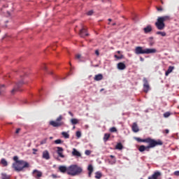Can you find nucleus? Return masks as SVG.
<instances>
[{
  "label": "nucleus",
  "instance_id": "1",
  "mask_svg": "<svg viewBox=\"0 0 179 179\" xmlns=\"http://www.w3.org/2000/svg\"><path fill=\"white\" fill-rule=\"evenodd\" d=\"M135 140L138 142H143L148 143V145H141L138 147V151L141 152H143L144 151L149 152V150L150 148H154L157 146H161L163 145V141H162L160 139H158L157 141H155V139H152L151 138H146L145 139H141V138L136 137Z\"/></svg>",
  "mask_w": 179,
  "mask_h": 179
},
{
  "label": "nucleus",
  "instance_id": "2",
  "mask_svg": "<svg viewBox=\"0 0 179 179\" xmlns=\"http://www.w3.org/2000/svg\"><path fill=\"white\" fill-rule=\"evenodd\" d=\"M171 20V17L169 15H164L162 17H158L157 20V22H155V27L159 31H163L164 28L166 27V24H164V22H168Z\"/></svg>",
  "mask_w": 179,
  "mask_h": 179
},
{
  "label": "nucleus",
  "instance_id": "3",
  "mask_svg": "<svg viewBox=\"0 0 179 179\" xmlns=\"http://www.w3.org/2000/svg\"><path fill=\"white\" fill-rule=\"evenodd\" d=\"M83 172V169L80 166H78V165H70V166H68V171H67V175L75 177L76 176L80 175Z\"/></svg>",
  "mask_w": 179,
  "mask_h": 179
},
{
  "label": "nucleus",
  "instance_id": "4",
  "mask_svg": "<svg viewBox=\"0 0 179 179\" xmlns=\"http://www.w3.org/2000/svg\"><path fill=\"white\" fill-rule=\"evenodd\" d=\"M13 168L17 172H21L25 168H29V164L24 160H20V162L13 164Z\"/></svg>",
  "mask_w": 179,
  "mask_h": 179
},
{
  "label": "nucleus",
  "instance_id": "5",
  "mask_svg": "<svg viewBox=\"0 0 179 179\" xmlns=\"http://www.w3.org/2000/svg\"><path fill=\"white\" fill-rule=\"evenodd\" d=\"M63 120V115H59V117H57L56 121L52 120L50 122V125L52 126V127H62L65 125V122H64Z\"/></svg>",
  "mask_w": 179,
  "mask_h": 179
},
{
  "label": "nucleus",
  "instance_id": "6",
  "mask_svg": "<svg viewBox=\"0 0 179 179\" xmlns=\"http://www.w3.org/2000/svg\"><path fill=\"white\" fill-rule=\"evenodd\" d=\"M24 82L23 80L19 81V83H17L15 84V87H13V90H11V94H15V92H20L21 90H20L22 86H23Z\"/></svg>",
  "mask_w": 179,
  "mask_h": 179
},
{
  "label": "nucleus",
  "instance_id": "7",
  "mask_svg": "<svg viewBox=\"0 0 179 179\" xmlns=\"http://www.w3.org/2000/svg\"><path fill=\"white\" fill-rule=\"evenodd\" d=\"M143 83H144L143 85V90L145 93H148L149 90L150 89V87L149 86V84H148V78H143Z\"/></svg>",
  "mask_w": 179,
  "mask_h": 179
},
{
  "label": "nucleus",
  "instance_id": "8",
  "mask_svg": "<svg viewBox=\"0 0 179 179\" xmlns=\"http://www.w3.org/2000/svg\"><path fill=\"white\" fill-rule=\"evenodd\" d=\"M32 176L35 178V179H40L43 177V172L39 170L34 169L32 172Z\"/></svg>",
  "mask_w": 179,
  "mask_h": 179
},
{
  "label": "nucleus",
  "instance_id": "9",
  "mask_svg": "<svg viewBox=\"0 0 179 179\" xmlns=\"http://www.w3.org/2000/svg\"><path fill=\"white\" fill-rule=\"evenodd\" d=\"M135 54L136 55H145V49L143 48L138 46L135 48Z\"/></svg>",
  "mask_w": 179,
  "mask_h": 179
},
{
  "label": "nucleus",
  "instance_id": "10",
  "mask_svg": "<svg viewBox=\"0 0 179 179\" xmlns=\"http://www.w3.org/2000/svg\"><path fill=\"white\" fill-rule=\"evenodd\" d=\"M57 155L61 157V158H64L65 157V156H64V154H63V148L62 147H57Z\"/></svg>",
  "mask_w": 179,
  "mask_h": 179
},
{
  "label": "nucleus",
  "instance_id": "11",
  "mask_svg": "<svg viewBox=\"0 0 179 179\" xmlns=\"http://www.w3.org/2000/svg\"><path fill=\"white\" fill-rule=\"evenodd\" d=\"M79 36H80L81 38H85V36H89V34L87 33V29L83 28L79 32Z\"/></svg>",
  "mask_w": 179,
  "mask_h": 179
},
{
  "label": "nucleus",
  "instance_id": "12",
  "mask_svg": "<svg viewBox=\"0 0 179 179\" xmlns=\"http://www.w3.org/2000/svg\"><path fill=\"white\" fill-rule=\"evenodd\" d=\"M59 171L62 173H68V167L65 166H59Z\"/></svg>",
  "mask_w": 179,
  "mask_h": 179
},
{
  "label": "nucleus",
  "instance_id": "13",
  "mask_svg": "<svg viewBox=\"0 0 179 179\" xmlns=\"http://www.w3.org/2000/svg\"><path fill=\"white\" fill-rule=\"evenodd\" d=\"M42 158L45 159L46 160H48L50 159V153L48 150H44L43 152H42Z\"/></svg>",
  "mask_w": 179,
  "mask_h": 179
},
{
  "label": "nucleus",
  "instance_id": "14",
  "mask_svg": "<svg viewBox=\"0 0 179 179\" xmlns=\"http://www.w3.org/2000/svg\"><path fill=\"white\" fill-rule=\"evenodd\" d=\"M157 49H145V55L157 53Z\"/></svg>",
  "mask_w": 179,
  "mask_h": 179
},
{
  "label": "nucleus",
  "instance_id": "15",
  "mask_svg": "<svg viewBox=\"0 0 179 179\" xmlns=\"http://www.w3.org/2000/svg\"><path fill=\"white\" fill-rule=\"evenodd\" d=\"M131 131L135 133L139 132V127H138L137 123H133V126H131Z\"/></svg>",
  "mask_w": 179,
  "mask_h": 179
},
{
  "label": "nucleus",
  "instance_id": "16",
  "mask_svg": "<svg viewBox=\"0 0 179 179\" xmlns=\"http://www.w3.org/2000/svg\"><path fill=\"white\" fill-rule=\"evenodd\" d=\"M72 155L77 157H82V154L78 151L76 148H73Z\"/></svg>",
  "mask_w": 179,
  "mask_h": 179
},
{
  "label": "nucleus",
  "instance_id": "17",
  "mask_svg": "<svg viewBox=\"0 0 179 179\" xmlns=\"http://www.w3.org/2000/svg\"><path fill=\"white\" fill-rule=\"evenodd\" d=\"M87 171H88V177L91 178L92 173H93V171H94L93 166L92 165H88Z\"/></svg>",
  "mask_w": 179,
  "mask_h": 179
},
{
  "label": "nucleus",
  "instance_id": "18",
  "mask_svg": "<svg viewBox=\"0 0 179 179\" xmlns=\"http://www.w3.org/2000/svg\"><path fill=\"white\" fill-rule=\"evenodd\" d=\"M117 69L120 71L124 70L126 69V64L122 62H120L117 64Z\"/></svg>",
  "mask_w": 179,
  "mask_h": 179
},
{
  "label": "nucleus",
  "instance_id": "19",
  "mask_svg": "<svg viewBox=\"0 0 179 179\" xmlns=\"http://www.w3.org/2000/svg\"><path fill=\"white\" fill-rule=\"evenodd\" d=\"M94 81H101L103 80V75L98 74V75L94 76Z\"/></svg>",
  "mask_w": 179,
  "mask_h": 179
},
{
  "label": "nucleus",
  "instance_id": "20",
  "mask_svg": "<svg viewBox=\"0 0 179 179\" xmlns=\"http://www.w3.org/2000/svg\"><path fill=\"white\" fill-rule=\"evenodd\" d=\"M143 31L145 34H149L150 32H151V31H152V28L151 27V25H148L143 29Z\"/></svg>",
  "mask_w": 179,
  "mask_h": 179
},
{
  "label": "nucleus",
  "instance_id": "21",
  "mask_svg": "<svg viewBox=\"0 0 179 179\" xmlns=\"http://www.w3.org/2000/svg\"><path fill=\"white\" fill-rule=\"evenodd\" d=\"M173 70H174V66H169L168 70L166 71V76H168L171 73H172Z\"/></svg>",
  "mask_w": 179,
  "mask_h": 179
},
{
  "label": "nucleus",
  "instance_id": "22",
  "mask_svg": "<svg viewBox=\"0 0 179 179\" xmlns=\"http://www.w3.org/2000/svg\"><path fill=\"white\" fill-rule=\"evenodd\" d=\"M159 176H161V173L157 171L153 173L151 179H157Z\"/></svg>",
  "mask_w": 179,
  "mask_h": 179
},
{
  "label": "nucleus",
  "instance_id": "23",
  "mask_svg": "<svg viewBox=\"0 0 179 179\" xmlns=\"http://www.w3.org/2000/svg\"><path fill=\"white\" fill-rule=\"evenodd\" d=\"M109 138H110V134H103V142H107L108 141Z\"/></svg>",
  "mask_w": 179,
  "mask_h": 179
},
{
  "label": "nucleus",
  "instance_id": "24",
  "mask_svg": "<svg viewBox=\"0 0 179 179\" xmlns=\"http://www.w3.org/2000/svg\"><path fill=\"white\" fill-rule=\"evenodd\" d=\"M5 91H6V85H0V96H1Z\"/></svg>",
  "mask_w": 179,
  "mask_h": 179
},
{
  "label": "nucleus",
  "instance_id": "25",
  "mask_svg": "<svg viewBox=\"0 0 179 179\" xmlns=\"http://www.w3.org/2000/svg\"><path fill=\"white\" fill-rule=\"evenodd\" d=\"M94 178L96 179H101L102 178V173L100 171H97L95 173Z\"/></svg>",
  "mask_w": 179,
  "mask_h": 179
},
{
  "label": "nucleus",
  "instance_id": "26",
  "mask_svg": "<svg viewBox=\"0 0 179 179\" xmlns=\"http://www.w3.org/2000/svg\"><path fill=\"white\" fill-rule=\"evenodd\" d=\"M122 148H124V147L122 146V144L121 143H118L115 145V149H116V150H122Z\"/></svg>",
  "mask_w": 179,
  "mask_h": 179
},
{
  "label": "nucleus",
  "instance_id": "27",
  "mask_svg": "<svg viewBox=\"0 0 179 179\" xmlns=\"http://www.w3.org/2000/svg\"><path fill=\"white\" fill-rule=\"evenodd\" d=\"M75 59H76L77 60H78L79 62H82L83 60V57L81 55H76L75 56Z\"/></svg>",
  "mask_w": 179,
  "mask_h": 179
},
{
  "label": "nucleus",
  "instance_id": "28",
  "mask_svg": "<svg viewBox=\"0 0 179 179\" xmlns=\"http://www.w3.org/2000/svg\"><path fill=\"white\" fill-rule=\"evenodd\" d=\"M1 163L3 165V166L4 167L8 166V162L6 160V159H1Z\"/></svg>",
  "mask_w": 179,
  "mask_h": 179
},
{
  "label": "nucleus",
  "instance_id": "29",
  "mask_svg": "<svg viewBox=\"0 0 179 179\" xmlns=\"http://www.w3.org/2000/svg\"><path fill=\"white\" fill-rule=\"evenodd\" d=\"M1 179H10V176L9 175H6V173H2Z\"/></svg>",
  "mask_w": 179,
  "mask_h": 179
},
{
  "label": "nucleus",
  "instance_id": "30",
  "mask_svg": "<svg viewBox=\"0 0 179 179\" xmlns=\"http://www.w3.org/2000/svg\"><path fill=\"white\" fill-rule=\"evenodd\" d=\"M71 124H72L73 125H76V124H78V119H71Z\"/></svg>",
  "mask_w": 179,
  "mask_h": 179
},
{
  "label": "nucleus",
  "instance_id": "31",
  "mask_svg": "<svg viewBox=\"0 0 179 179\" xmlns=\"http://www.w3.org/2000/svg\"><path fill=\"white\" fill-rule=\"evenodd\" d=\"M157 35H160L164 37L166 36V34L164 31H157Z\"/></svg>",
  "mask_w": 179,
  "mask_h": 179
},
{
  "label": "nucleus",
  "instance_id": "32",
  "mask_svg": "<svg viewBox=\"0 0 179 179\" xmlns=\"http://www.w3.org/2000/svg\"><path fill=\"white\" fill-rule=\"evenodd\" d=\"M62 136L66 139L69 138V134H68L67 132H62Z\"/></svg>",
  "mask_w": 179,
  "mask_h": 179
},
{
  "label": "nucleus",
  "instance_id": "33",
  "mask_svg": "<svg viewBox=\"0 0 179 179\" xmlns=\"http://www.w3.org/2000/svg\"><path fill=\"white\" fill-rule=\"evenodd\" d=\"M171 115V113L170 112H166L164 113V118H168L169 117H170Z\"/></svg>",
  "mask_w": 179,
  "mask_h": 179
},
{
  "label": "nucleus",
  "instance_id": "34",
  "mask_svg": "<svg viewBox=\"0 0 179 179\" xmlns=\"http://www.w3.org/2000/svg\"><path fill=\"white\" fill-rule=\"evenodd\" d=\"M54 143H56L57 145H58V144L62 143L63 141L61 139H57L56 141H54Z\"/></svg>",
  "mask_w": 179,
  "mask_h": 179
},
{
  "label": "nucleus",
  "instance_id": "35",
  "mask_svg": "<svg viewBox=\"0 0 179 179\" xmlns=\"http://www.w3.org/2000/svg\"><path fill=\"white\" fill-rule=\"evenodd\" d=\"M117 130L116 129L115 127H111V128H110V132L114 133V132H117Z\"/></svg>",
  "mask_w": 179,
  "mask_h": 179
},
{
  "label": "nucleus",
  "instance_id": "36",
  "mask_svg": "<svg viewBox=\"0 0 179 179\" xmlns=\"http://www.w3.org/2000/svg\"><path fill=\"white\" fill-rule=\"evenodd\" d=\"M156 8H157V10L158 11V12H163L164 11V8H163V7H162V6H160V7H156Z\"/></svg>",
  "mask_w": 179,
  "mask_h": 179
},
{
  "label": "nucleus",
  "instance_id": "37",
  "mask_svg": "<svg viewBox=\"0 0 179 179\" xmlns=\"http://www.w3.org/2000/svg\"><path fill=\"white\" fill-rule=\"evenodd\" d=\"M114 57H115L116 59H123L124 58V55H120V56H117V55H114Z\"/></svg>",
  "mask_w": 179,
  "mask_h": 179
},
{
  "label": "nucleus",
  "instance_id": "38",
  "mask_svg": "<svg viewBox=\"0 0 179 179\" xmlns=\"http://www.w3.org/2000/svg\"><path fill=\"white\" fill-rule=\"evenodd\" d=\"M85 155L87 156H90L91 155V150H87L85 151Z\"/></svg>",
  "mask_w": 179,
  "mask_h": 179
},
{
  "label": "nucleus",
  "instance_id": "39",
  "mask_svg": "<svg viewBox=\"0 0 179 179\" xmlns=\"http://www.w3.org/2000/svg\"><path fill=\"white\" fill-rule=\"evenodd\" d=\"M76 137L78 138L82 137V133L80 131H77L76 132Z\"/></svg>",
  "mask_w": 179,
  "mask_h": 179
},
{
  "label": "nucleus",
  "instance_id": "40",
  "mask_svg": "<svg viewBox=\"0 0 179 179\" xmlns=\"http://www.w3.org/2000/svg\"><path fill=\"white\" fill-rule=\"evenodd\" d=\"M13 161H15V163H17L18 162H20L19 158L17 157V156L13 157Z\"/></svg>",
  "mask_w": 179,
  "mask_h": 179
},
{
  "label": "nucleus",
  "instance_id": "41",
  "mask_svg": "<svg viewBox=\"0 0 179 179\" xmlns=\"http://www.w3.org/2000/svg\"><path fill=\"white\" fill-rule=\"evenodd\" d=\"M93 10H90L87 13V16H92L93 15Z\"/></svg>",
  "mask_w": 179,
  "mask_h": 179
},
{
  "label": "nucleus",
  "instance_id": "42",
  "mask_svg": "<svg viewBox=\"0 0 179 179\" xmlns=\"http://www.w3.org/2000/svg\"><path fill=\"white\" fill-rule=\"evenodd\" d=\"M173 175L176 176H179V171H176L175 172H173Z\"/></svg>",
  "mask_w": 179,
  "mask_h": 179
},
{
  "label": "nucleus",
  "instance_id": "43",
  "mask_svg": "<svg viewBox=\"0 0 179 179\" xmlns=\"http://www.w3.org/2000/svg\"><path fill=\"white\" fill-rule=\"evenodd\" d=\"M32 150H33V155H36L37 149L33 148Z\"/></svg>",
  "mask_w": 179,
  "mask_h": 179
},
{
  "label": "nucleus",
  "instance_id": "44",
  "mask_svg": "<svg viewBox=\"0 0 179 179\" xmlns=\"http://www.w3.org/2000/svg\"><path fill=\"white\" fill-rule=\"evenodd\" d=\"M94 53L96 54V56H99V55H100L98 50H96L94 52Z\"/></svg>",
  "mask_w": 179,
  "mask_h": 179
},
{
  "label": "nucleus",
  "instance_id": "45",
  "mask_svg": "<svg viewBox=\"0 0 179 179\" xmlns=\"http://www.w3.org/2000/svg\"><path fill=\"white\" fill-rule=\"evenodd\" d=\"M20 131H21V129H17V130H15V134H19Z\"/></svg>",
  "mask_w": 179,
  "mask_h": 179
},
{
  "label": "nucleus",
  "instance_id": "46",
  "mask_svg": "<svg viewBox=\"0 0 179 179\" xmlns=\"http://www.w3.org/2000/svg\"><path fill=\"white\" fill-rule=\"evenodd\" d=\"M68 114H69L70 116L73 117V113H72L71 111L68 112Z\"/></svg>",
  "mask_w": 179,
  "mask_h": 179
},
{
  "label": "nucleus",
  "instance_id": "47",
  "mask_svg": "<svg viewBox=\"0 0 179 179\" xmlns=\"http://www.w3.org/2000/svg\"><path fill=\"white\" fill-rule=\"evenodd\" d=\"M164 133L168 134L169 133V131L168 129H166V130H164Z\"/></svg>",
  "mask_w": 179,
  "mask_h": 179
},
{
  "label": "nucleus",
  "instance_id": "48",
  "mask_svg": "<svg viewBox=\"0 0 179 179\" xmlns=\"http://www.w3.org/2000/svg\"><path fill=\"white\" fill-rule=\"evenodd\" d=\"M140 61H141V62H143V61H144V59L142 58V57H140Z\"/></svg>",
  "mask_w": 179,
  "mask_h": 179
},
{
  "label": "nucleus",
  "instance_id": "49",
  "mask_svg": "<svg viewBox=\"0 0 179 179\" xmlns=\"http://www.w3.org/2000/svg\"><path fill=\"white\" fill-rule=\"evenodd\" d=\"M52 177L53 178H57L56 175H52Z\"/></svg>",
  "mask_w": 179,
  "mask_h": 179
},
{
  "label": "nucleus",
  "instance_id": "50",
  "mask_svg": "<svg viewBox=\"0 0 179 179\" xmlns=\"http://www.w3.org/2000/svg\"><path fill=\"white\" fill-rule=\"evenodd\" d=\"M110 157H111L112 159L114 158V156L113 155H110Z\"/></svg>",
  "mask_w": 179,
  "mask_h": 179
},
{
  "label": "nucleus",
  "instance_id": "51",
  "mask_svg": "<svg viewBox=\"0 0 179 179\" xmlns=\"http://www.w3.org/2000/svg\"><path fill=\"white\" fill-rule=\"evenodd\" d=\"M160 2L162 3V4H164V1L162 0H160Z\"/></svg>",
  "mask_w": 179,
  "mask_h": 179
},
{
  "label": "nucleus",
  "instance_id": "52",
  "mask_svg": "<svg viewBox=\"0 0 179 179\" xmlns=\"http://www.w3.org/2000/svg\"><path fill=\"white\" fill-rule=\"evenodd\" d=\"M116 162L115 159H113V164H115Z\"/></svg>",
  "mask_w": 179,
  "mask_h": 179
},
{
  "label": "nucleus",
  "instance_id": "53",
  "mask_svg": "<svg viewBox=\"0 0 179 179\" xmlns=\"http://www.w3.org/2000/svg\"><path fill=\"white\" fill-rule=\"evenodd\" d=\"M102 2H105L106 1H109V0H101Z\"/></svg>",
  "mask_w": 179,
  "mask_h": 179
},
{
  "label": "nucleus",
  "instance_id": "54",
  "mask_svg": "<svg viewBox=\"0 0 179 179\" xmlns=\"http://www.w3.org/2000/svg\"><path fill=\"white\" fill-rule=\"evenodd\" d=\"M108 21L111 22L112 20L111 19H108Z\"/></svg>",
  "mask_w": 179,
  "mask_h": 179
},
{
  "label": "nucleus",
  "instance_id": "55",
  "mask_svg": "<svg viewBox=\"0 0 179 179\" xmlns=\"http://www.w3.org/2000/svg\"><path fill=\"white\" fill-rule=\"evenodd\" d=\"M116 23L112 24V26H115Z\"/></svg>",
  "mask_w": 179,
  "mask_h": 179
},
{
  "label": "nucleus",
  "instance_id": "56",
  "mask_svg": "<svg viewBox=\"0 0 179 179\" xmlns=\"http://www.w3.org/2000/svg\"><path fill=\"white\" fill-rule=\"evenodd\" d=\"M117 54H118V55L120 54V50L117 51Z\"/></svg>",
  "mask_w": 179,
  "mask_h": 179
},
{
  "label": "nucleus",
  "instance_id": "57",
  "mask_svg": "<svg viewBox=\"0 0 179 179\" xmlns=\"http://www.w3.org/2000/svg\"><path fill=\"white\" fill-rule=\"evenodd\" d=\"M47 67L45 66H44V70H46Z\"/></svg>",
  "mask_w": 179,
  "mask_h": 179
},
{
  "label": "nucleus",
  "instance_id": "58",
  "mask_svg": "<svg viewBox=\"0 0 179 179\" xmlns=\"http://www.w3.org/2000/svg\"><path fill=\"white\" fill-rule=\"evenodd\" d=\"M50 75H52V71H50L49 73Z\"/></svg>",
  "mask_w": 179,
  "mask_h": 179
},
{
  "label": "nucleus",
  "instance_id": "59",
  "mask_svg": "<svg viewBox=\"0 0 179 179\" xmlns=\"http://www.w3.org/2000/svg\"><path fill=\"white\" fill-rule=\"evenodd\" d=\"M43 143H45V141H44V143H41V144H43Z\"/></svg>",
  "mask_w": 179,
  "mask_h": 179
},
{
  "label": "nucleus",
  "instance_id": "60",
  "mask_svg": "<svg viewBox=\"0 0 179 179\" xmlns=\"http://www.w3.org/2000/svg\"><path fill=\"white\" fill-rule=\"evenodd\" d=\"M148 179H151V177H149Z\"/></svg>",
  "mask_w": 179,
  "mask_h": 179
},
{
  "label": "nucleus",
  "instance_id": "61",
  "mask_svg": "<svg viewBox=\"0 0 179 179\" xmlns=\"http://www.w3.org/2000/svg\"><path fill=\"white\" fill-rule=\"evenodd\" d=\"M50 139H52V137H50Z\"/></svg>",
  "mask_w": 179,
  "mask_h": 179
},
{
  "label": "nucleus",
  "instance_id": "62",
  "mask_svg": "<svg viewBox=\"0 0 179 179\" xmlns=\"http://www.w3.org/2000/svg\"><path fill=\"white\" fill-rule=\"evenodd\" d=\"M169 179H172V178H169Z\"/></svg>",
  "mask_w": 179,
  "mask_h": 179
}]
</instances>
